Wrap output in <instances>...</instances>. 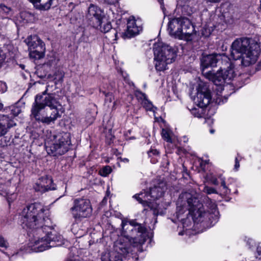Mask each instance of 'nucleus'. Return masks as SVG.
<instances>
[{
	"label": "nucleus",
	"instance_id": "obj_1",
	"mask_svg": "<svg viewBox=\"0 0 261 261\" xmlns=\"http://www.w3.org/2000/svg\"><path fill=\"white\" fill-rule=\"evenodd\" d=\"M49 216V210L38 202L24 207L19 215L22 227L33 233L29 245L34 252H42L64 244L62 236L54 230Z\"/></svg>",
	"mask_w": 261,
	"mask_h": 261
},
{
	"label": "nucleus",
	"instance_id": "obj_2",
	"mask_svg": "<svg viewBox=\"0 0 261 261\" xmlns=\"http://www.w3.org/2000/svg\"><path fill=\"white\" fill-rule=\"evenodd\" d=\"M201 65L203 74L217 86L229 84L237 74L235 63L224 54L204 55Z\"/></svg>",
	"mask_w": 261,
	"mask_h": 261
},
{
	"label": "nucleus",
	"instance_id": "obj_3",
	"mask_svg": "<svg viewBox=\"0 0 261 261\" xmlns=\"http://www.w3.org/2000/svg\"><path fill=\"white\" fill-rule=\"evenodd\" d=\"M199 195H192L189 192H183L177 201L176 217L179 219L181 215L188 212L194 221L197 223L206 221L214 225L218 220L219 212L214 202H211L210 212L204 210L203 205L198 199Z\"/></svg>",
	"mask_w": 261,
	"mask_h": 261
},
{
	"label": "nucleus",
	"instance_id": "obj_4",
	"mask_svg": "<svg viewBox=\"0 0 261 261\" xmlns=\"http://www.w3.org/2000/svg\"><path fill=\"white\" fill-rule=\"evenodd\" d=\"M37 95L31 109V115L36 121L49 124L61 117L65 109L55 93Z\"/></svg>",
	"mask_w": 261,
	"mask_h": 261
},
{
	"label": "nucleus",
	"instance_id": "obj_5",
	"mask_svg": "<svg viewBox=\"0 0 261 261\" xmlns=\"http://www.w3.org/2000/svg\"><path fill=\"white\" fill-rule=\"evenodd\" d=\"M260 53L259 43L254 39L243 37L236 39L231 46V57L233 60L241 59L245 66L254 64Z\"/></svg>",
	"mask_w": 261,
	"mask_h": 261
},
{
	"label": "nucleus",
	"instance_id": "obj_6",
	"mask_svg": "<svg viewBox=\"0 0 261 261\" xmlns=\"http://www.w3.org/2000/svg\"><path fill=\"white\" fill-rule=\"evenodd\" d=\"M121 226L122 234L125 238H120L122 242H128V247L130 249V243L133 241L134 246L138 244L142 245L145 241V229L141 224L137 223L134 220L128 221L122 220Z\"/></svg>",
	"mask_w": 261,
	"mask_h": 261
},
{
	"label": "nucleus",
	"instance_id": "obj_7",
	"mask_svg": "<svg viewBox=\"0 0 261 261\" xmlns=\"http://www.w3.org/2000/svg\"><path fill=\"white\" fill-rule=\"evenodd\" d=\"M166 189V182L159 180L155 182L153 187L150 188L149 192L144 190L140 193L134 195L133 198L142 204L144 207L147 206L151 210H153L154 213H155L159 205L156 202H152V201H154L161 197Z\"/></svg>",
	"mask_w": 261,
	"mask_h": 261
},
{
	"label": "nucleus",
	"instance_id": "obj_8",
	"mask_svg": "<svg viewBox=\"0 0 261 261\" xmlns=\"http://www.w3.org/2000/svg\"><path fill=\"white\" fill-rule=\"evenodd\" d=\"M155 67L158 71H164L168 64L175 61L176 52L174 48L162 42H155L153 45Z\"/></svg>",
	"mask_w": 261,
	"mask_h": 261
},
{
	"label": "nucleus",
	"instance_id": "obj_9",
	"mask_svg": "<svg viewBox=\"0 0 261 261\" xmlns=\"http://www.w3.org/2000/svg\"><path fill=\"white\" fill-rule=\"evenodd\" d=\"M169 34L179 39H187L194 32L191 21L186 17L174 18L168 22Z\"/></svg>",
	"mask_w": 261,
	"mask_h": 261
},
{
	"label": "nucleus",
	"instance_id": "obj_10",
	"mask_svg": "<svg viewBox=\"0 0 261 261\" xmlns=\"http://www.w3.org/2000/svg\"><path fill=\"white\" fill-rule=\"evenodd\" d=\"M128 242H122L121 239L115 242L114 250L103 252L101 255V261H123L122 256L129 254L130 249Z\"/></svg>",
	"mask_w": 261,
	"mask_h": 261
},
{
	"label": "nucleus",
	"instance_id": "obj_11",
	"mask_svg": "<svg viewBox=\"0 0 261 261\" xmlns=\"http://www.w3.org/2000/svg\"><path fill=\"white\" fill-rule=\"evenodd\" d=\"M70 210L73 217L76 220L87 218L92 213L90 201L85 199H75Z\"/></svg>",
	"mask_w": 261,
	"mask_h": 261
},
{
	"label": "nucleus",
	"instance_id": "obj_12",
	"mask_svg": "<svg viewBox=\"0 0 261 261\" xmlns=\"http://www.w3.org/2000/svg\"><path fill=\"white\" fill-rule=\"evenodd\" d=\"M70 144L69 134L67 133H64L62 136H59L58 140L50 146L46 142L45 143L47 152L55 156L62 155L66 152Z\"/></svg>",
	"mask_w": 261,
	"mask_h": 261
},
{
	"label": "nucleus",
	"instance_id": "obj_13",
	"mask_svg": "<svg viewBox=\"0 0 261 261\" xmlns=\"http://www.w3.org/2000/svg\"><path fill=\"white\" fill-rule=\"evenodd\" d=\"M143 29L142 21L140 18L133 16L129 17L127 23V30L124 35L128 38L138 35Z\"/></svg>",
	"mask_w": 261,
	"mask_h": 261
},
{
	"label": "nucleus",
	"instance_id": "obj_14",
	"mask_svg": "<svg viewBox=\"0 0 261 261\" xmlns=\"http://www.w3.org/2000/svg\"><path fill=\"white\" fill-rule=\"evenodd\" d=\"M34 188L36 191L45 192L48 190H54L56 186L53 184L51 177L44 174L39 178L35 184Z\"/></svg>",
	"mask_w": 261,
	"mask_h": 261
},
{
	"label": "nucleus",
	"instance_id": "obj_15",
	"mask_svg": "<svg viewBox=\"0 0 261 261\" xmlns=\"http://www.w3.org/2000/svg\"><path fill=\"white\" fill-rule=\"evenodd\" d=\"M212 96L210 91L205 88L198 90L197 95L194 98L195 103L198 107L204 108L210 103Z\"/></svg>",
	"mask_w": 261,
	"mask_h": 261
},
{
	"label": "nucleus",
	"instance_id": "obj_16",
	"mask_svg": "<svg viewBox=\"0 0 261 261\" xmlns=\"http://www.w3.org/2000/svg\"><path fill=\"white\" fill-rule=\"evenodd\" d=\"M16 125L13 119L7 115L0 118V137L5 135L10 128Z\"/></svg>",
	"mask_w": 261,
	"mask_h": 261
},
{
	"label": "nucleus",
	"instance_id": "obj_17",
	"mask_svg": "<svg viewBox=\"0 0 261 261\" xmlns=\"http://www.w3.org/2000/svg\"><path fill=\"white\" fill-rule=\"evenodd\" d=\"M86 16L89 19L94 18L98 22L103 17L104 13L100 8L93 4H91L88 8Z\"/></svg>",
	"mask_w": 261,
	"mask_h": 261
},
{
	"label": "nucleus",
	"instance_id": "obj_18",
	"mask_svg": "<svg viewBox=\"0 0 261 261\" xmlns=\"http://www.w3.org/2000/svg\"><path fill=\"white\" fill-rule=\"evenodd\" d=\"M25 42L28 46L29 50L35 49L38 46H45L44 43L37 35L29 36L25 40Z\"/></svg>",
	"mask_w": 261,
	"mask_h": 261
},
{
	"label": "nucleus",
	"instance_id": "obj_19",
	"mask_svg": "<svg viewBox=\"0 0 261 261\" xmlns=\"http://www.w3.org/2000/svg\"><path fill=\"white\" fill-rule=\"evenodd\" d=\"M98 22L99 23V30L101 32L106 33L111 31L115 35V38H117L116 31L115 30H112V25L110 21L106 20L103 17L101 20L98 21Z\"/></svg>",
	"mask_w": 261,
	"mask_h": 261
},
{
	"label": "nucleus",
	"instance_id": "obj_20",
	"mask_svg": "<svg viewBox=\"0 0 261 261\" xmlns=\"http://www.w3.org/2000/svg\"><path fill=\"white\" fill-rule=\"evenodd\" d=\"M45 50V46H38L35 49L29 50V55L30 58L34 59H40L44 56Z\"/></svg>",
	"mask_w": 261,
	"mask_h": 261
},
{
	"label": "nucleus",
	"instance_id": "obj_21",
	"mask_svg": "<svg viewBox=\"0 0 261 261\" xmlns=\"http://www.w3.org/2000/svg\"><path fill=\"white\" fill-rule=\"evenodd\" d=\"M34 19V16L29 12L22 11L17 17V20L20 23H28L31 22Z\"/></svg>",
	"mask_w": 261,
	"mask_h": 261
},
{
	"label": "nucleus",
	"instance_id": "obj_22",
	"mask_svg": "<svg viewBox=\"0 0 261 261\" xmlns=\"http://www.w3.org/2000/svg\"><path fill=\"white\" fill-rule=\"evenodd\" d=\"M103 93L106 97L105 105L108 108H111L112 110L115 109L116 101L113 95L110 93H106L105 92H103Z\"/></svg>",
	"mask_w": 261,
	"mask_h": 261
},
{
	"label": "nucleus",
	"instance_id": "obj_23",
	"mask_svg": "<svg viewBox=\"0 0 261 261\" xmlns=\"http://www.w3.org/2000/svg\"><path fill=\"white\" fill-rule=\"evenodd\" d=\"M147 155L148 158H150V161L152 163L159 162V152L156 149L150 148L147 152Z\"/></svg>",
	"mask_w": 261,
	"mask_h": 261
},
{
	"label": "nucleus",
	"instance_id": "obj_24",
	"mask_svg": "<svg viewBox=\"0 0 261 261\" xmlns=\"http://www.w3.org/2000/svg\"><path fill=\"white\" fill-rule=\"evenodd\" d=\"M0 13L6 16L5 18L12 17L14 14L13 10L4 4L0 5Z\"/></svg>",
	"mask_w": 261,
	"mask_h": 261
},
{
	"label": "nucleus",
	"instance_id": "obj_25",
	"mask_svg": "<svg viewBox=\"0 0 261 261\" xmlns=\"http://www.w3.org/2000/svg\"><path fill=\"white\" fill-rule=\"evenodd\" d=\"M161 135L164 140L167 142L172 143L173 134L170 130L167 128H163Z\"/></svg>",
	"mask_w": 261,
	"mask_h": 261
},
{
	"label": "nucleus",
	"instance_id": "obj_26",
	"mask_svg": "<svg viewBox=\"0 0 261 261\" xmlns=\"http://www.w3.org/2000/svg\"><path fill=\"white\" fill-rule=\"evenodd\" d=\"M142 97L143 98V99L142 100V104L143 106V107L145 108V109L147 111H151L154 112L155 110L156 109V108H154L151 102L149 101H148L146 98V96L144 94L141 93Z\"/></svg>",
	"mask_w": 261,
	"mask_h": 261
},
{
	"label": "nucleus",
	"instance_id": "obj_27",
	"mask_svg": "<svg viewBox=\"0 0 261 261\" xmlns=\"http://www.w3.org/2000/svg\"><path fill=\"white\" fill-rule=\"evenodd\" d=\"M204 108L198 107V108H194L191 110V113L195 117L201 118L203 116L204 112Z\"/></svg>",
	"mask_w": 261,
	"mask_h": 261
},
{
	"label": "nucleus",
	"instance_id": "obj_28",
	"mask_svg": "<svg viewBox=\"0 0 261 261\" xmlns=\"http://www.w3.org/2000/svg\"><path fill=\"white\" fill-rule=\"evenodd\" d=\"M111 171L112 168L110 166H105L99 170V173L102 176H107L111 172Z\"/></svg>",
	"mask_w": 261,
	"mask_h": 261
},
{
	"label": "nucleus",
	"instance_id": "obj_29",
	"mask_svg": "<svg viewBox=\"0 0 261 261\" xmlns=\"http://www.w3.org/2000/svg\"><path fill=\"white\" fill-rule=\"evenodd\" d=\"M11 113L14 116H18L21 112V108L17 106H11L10 108Z\"/></svg>",
	"mask_w": 261,
	"mask_h": 261
},
{
	"label": "nucleus",
	"instance_id": "obj_30",
	"mask_svg": "<svg viewBox=\"0 0 261 261\" xmlns=\"http://www.w3.org/2000/svg\"><path fill=\"white\" fill-rule=\"evenodd\" d=\"M207 179L208 181H210L212 184L214 185H218L219 184V182L217 180V177L212 174L207 175Z\"/></svg>",
	"mask_w": 261,
	"mask_h": 261
},
{
	"label": "nucleus",
	"instance_id": "obj_31",
	"mask_svg": "<svg viewBox=\"0 0 261 261\" xmlns=\"http://www.w3.org/2000/svg\"><path fill=\"white\" fill-rule=\"evenodd\" d=\"M55 80L59 81H62L64 76V73L60 70H58L54 75Z\"/></svg>",
	"mask_w": 261,
	"mask_h": 261
},
{
	"label": "nucleus",
	"instance_id": "obj_32",
	"mask_svg": "<svg viewBox=\"0 0 261 261\" xmlns=\"http://www.w3.org/2000/svg\"><path fill=\"white\" fill-rule=\"evenodd\" d=\"M202 191L207 194H211L213 193H217V191L213 188L209 187L207 186H204Z\"/></svg>",
	"mask_w": 261,
	"mask_h": 261
},
{
	"label": "nucleus",
	"instance_id": "obj_33",
	"mask_svg": "<svg viewBox=\"0 0 261 261\" xmlns=\"http://www.w3.org/2000/svg\"><path fill=\"white\" fill-rule=\"evenodd\" d=\"M0 246L5 248H6L8 246V242L2 236H0Z\"/></svg>",
	"mask_w": 261,
	"mask_h": 261
},
{
	"label": "nucleus",
	"instance_id": "obj_34",
	"mask_svg": "<svg viewBox=\"0 0 261 261\" xmlns=\"http://www.w3.org/2000/svg\"><path fill=\"white\" fill-rule=\"evenodd\" d=\"M7 89V86L5 82L2 81H0V92L2 93H4L6 91Z\"/></svg>",
	"mask_w": 261,
	"mask_h": 261
},
{
	"label": "nucleus",
	"instance_id": "obj_35",
	"mask_svg": "<svg viewBox=\"0 0 261 261\" xmlns=\"http://www.w3.org/2000/svg\"><path fill=\"white\" fill-rule=\"evenodd\" d=\"M6 59L5 53L0 49V67Z\"/></svg>",
	"mask_w": 261,
	"mask_h": 261
},
{
	"label": "nucleus",
	"instance_id": "obj_36",
	"mask_svg": "<svg viewBox=\"0 0 261 261\" xmlns=\"http://www.w3.org/2000/svg\"><path fill=\"white\" fill-rule=\"evenodd\" d=\"M218 178L221 180V186L223 187V188L224 189H227V186L226 185L225 181V178L223 177L221 175H219L218 176Z\"/></svg>",
	"mask_w": 261,
	"mask_h": 261
},
{
	"label": "nucleus",
	"instance_id": "obj_37",
	"mask_svg": "<svg viewBox=\"0 0 261 261\" xmlns=\"http://www.w3.org/2000/svg\"><path fill=\"white\" fill-rule=\"evenodd\" d=\"M105 3L109 5H115L118 3L119 0H103Z\"/></svg>",
	"mask_w": 261,
	"mask_h": 261
},
{
	"label": "nucleus",
	"instance_id": "obj_38",
	"mask_svg": "<svg viewBox=\"0 0 261 261\" xmlns=\"http://www.w3.org/2000/svg\"><path fill=\"white\" fill-rule=\"evenodd\" d=\"M129 162L128 159L126 158H117V163H119L120 162Z\"/></svg>",
	"mask_w": 261,
	"mask_h": 261
},
{
	"label": "nucleus",
	"instance_id": "obj_39",
	"mask_svg": "<svg viewBox=\"0 0 261 261\" xmlns=\"http://www.w3.org/2000/svg\"><path fill=\"white\" fill-rule=\"evenodd\" d=\"M215 102L218 105H220L221 103H224L223 100L221 99V98L219 96H218L216 99H215Z\"/></svg>",
	"mask_w": 261,
	"mask_h": 261
},
{
	"label": "nucleus",
	"instance_id": "obj_40",
	"mask_svg": "<svg viewBox=\"0 0 261 261\" xmlns=\"http://www.w3.org/2000/svg\"><path fill=\"white\" fill-rule=\"evenodd\" d=\"M198 162H200V163H205V164H206V163H208V162H209V160H207V159H203V158H202V159H198Z\"/></svg>",
	"mask_w": 261,
	"mask_h": 261
},
{
	"label": "nucleus",
	"instance_id": "obj_41",
	"mask_svg": "<svg viewBox=\"0 0 261 261\" xmlns=\"http://www.w3.org/2000/svg\"><path fill=\"white\" fill-rule=\"evenodd\" d=\"M30 2L32 3L35 7L37 8V5H38V3H39V2L40 0H29Z\"/></svg>",
	"mask_w": 261,
	"mask_h": 261
},
{
	"label": "nucleus",
	"instance_id": "obj_42",
	"mask_svg": "<svg viewBox=\"0 0 261 261\" xmlns=\"http://www.w3.org/2000/svg\"><path fill=\"white\" fill-rule=\"evenodd\" d=\"M257 253L258 256H261V245H259L257 247Z\"/></svg>",
	"mask_w": 261,
	"mask_h": 261
},
{
	"label": "nucleus",
	"instance_id": "obj_43",
	"mask_svg": "<svg viewBox=\"0 0 261 261\" xmlns=\"http://www.w3.org/2000/svg\"><path fill=\"white\" fill-rule=\"evenodd\" d=\"M208 2L218 3L220 2L221 0H206Z\"/></svg>",
	"mask_w": 261,
	"mask_h": 261
},
{
	"label": "nucleus",
	"instance_id": "obj_44",
	"mask_svg": "<svg viewBox=\"0 0 261 261\" xmlns=\"http://www.w3.org/2000/svg\"><path fill=\"white\" fill-rule=\"evenodd\" d=\"M240 167V164H235L234 170L237 171Z\"/></svg>",
	"mask_w": 261,
	"mask_h": 261
},
{
	"label": "nucleus",
	"instance_id": "obj_45",
	"mask_svg": "<svg viewBox=\"0 0 261 261\" xmlns=\"http://www.w3.org/2000/svg\"><path fill=\"white\" fill-rule=\"evenodd\" d=\"M105 215H106L107 217H109V216H111V213H110V212H107L106 213V214H105Z\"/></svg>",
	"mask_w": 261,
	"mask_h": 261
},
{
	"label": "nucleus",
	"instance_id": "obj_46",
	"mask_svg": "<svg viewBox=\"0 0 261 261\" xmlns=\"http://www.w3.org/2000/svg\"><path fill=\"white\" fill-rule=\"evenodd\" d=\"M50 65H51V64H50V63H46V64H45L44 65V67H45L46 66H47H47H50Z\"/></svg>",
	"mask_w": 261,
	"mask_h": 261
},
{
	"label": "nucleus",
	"instance_id": "obj_47",
	"mask_svg": "<svg viewBox=\"0 0 261 261\" xmlns=\"http://www.w3.org/2000/svg\"><path fill=\"white\" fill-rule=\"evenodd\" d=\"M182 151H183L182 149H178V153H179V152H182Z\"/></svg>",
	"mask_w": 261,
	"mask_h": 261
},
{
	"label": "nucleus",
	"instance_id": "obj_48",
	"mask_svg": "<svg viewBox=\"0 0 261 261\" xmlns=\"http://www.w3.org/2000/svg\"><path fill=\"white\" fill-rule=\"evenodd\" d=\"M106 202H107V199L106 198H104L102 200V203Z\"/></svg>",
	"mask_w": 261,
	"mask_h": 261
},
{
	"label": "nucleus",
	"instance_id": "obj_49",
	"mask_svg": "<svg viewBox=\"0 0 261 261\" xmlns=\"http://www.w3.org/2000/svg\"><path fill=\"white\" fill-rule=\"evenodd\" d=\"M3 105L0 102V110H1L3 108Z\"/></svg>",
	"mask_w": 261,
	"mask_h": 261
},
{
	"label": "nucleus",
	"instance_id": "obj_50",
	"mask_svg": "<svg viewBox=\"0 0 261 261\" xmlns=\"http://www.w3.org/2000/svg\"><path fill=\"white\" fill-rule=\"evenodd\" d=\"M204 199H208V197H207V196H205V198H204Z\"/></svg>",
	"mask_w": 261,
	"mask_h": 261
},
{
	"label": "nucleus",
	"instance_id": "obj_51",
	"mask_svg": "<svg viewBox=\"0 0 261 261\" xmlns=\"http://www.w3.org/2000/svg\"><path fill=\"white\" fill-rule=\"evenodd\" d=\"M118 217H121V215L120 214H119V215H118Z\"/></svg>",
	"mask_w": 261,
	"mask_h": 261
},
{
	"label": "nucleus",
	"instance_id": "obj_52",
	"mask_svg": "<svg viewBox=\"0 0 261 261\" xmlns=\"http://www.w3.org/2000/svg\"><path fill=\"white\" fill-rule=\"evenodd\" d=\"M205 165V164H200V165H201V167H202V166H203V165Z\"/></svg>",
	"mask_w": 261,
	"mask_h": 261
},
{
	"label": "nucleus",
	"instance_id": "obj_53",
	"mask_svg": "<svg viewBox=\"0 0 261 261\" xmlns=\"http://www.w3.org/2000/svg\"><path fill=\"white\" fill-rule=\"evenodd\" d=\"M211 133H214V130H211Z\"/></svg>",
	"mask_w": 261,
	"mask_h": 261
},
{
	"label": "nucleus",
	"instance_id": "obj_54",
	"mask_svg": "<svg viewBox=\"0 0 261 261\" xmlns=\"http://www.w3.org/2000/svg\"><path fill=\"white\" fill-rule=\"evenodd\" d=\"M179 235H182V233L181 232H179Z\"/></svg>",
	"mask_w": 261,
	"mask_h": 261
},
{
	"label": "nucleus",
	"instance_id": "obj_55",
	"mask_svg": "<svg viewBox=\"0 0 261 261\" xmlns=\"http://www.w3.org/2000/svg\"><path fill=\"white\" fill-rule=\"evenodd\" d=\"M155 193H158V190L157 189L155 191Z\"/></svg>",
	"mask_w": 261,
	"mask_h": 261
},
{
	"label": "nucleus",
	"instance_id": "obj_56",
	"mask_svg": "<svg viewBox=\"0 0 261 261\" xmlns=\"http://www.w3.org/2000/svg\"><path fill=\"white\" fill-rule=\"evenodd\" d=\"M106 162H110V160L105 161Z\"/></svg>",
	"mask_w": 261,
	"mask_h": 261
}]
</instances>
